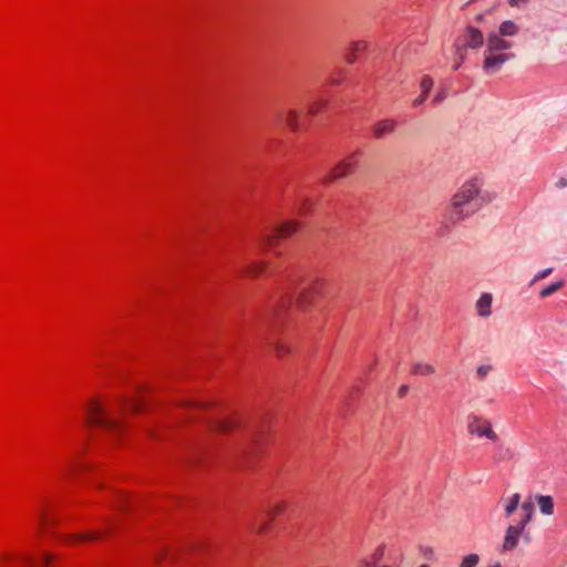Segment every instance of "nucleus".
I'll use <instances>...</instances> for the list:
<instances>
[{"label": "nucleus", "mask_w": 567, "mask_h": 567, "mask_svg": "<svg viewBox=\"0 0 567 567\" xmlns=\"http://www.w3.org/2000/svg\"><path fill=\"white\" fill-rule=\"evenodd\" d=\"M467 432L477 437H485L492 442L498 441L497 433L493 430L492 422L481 415L470 414L467 416Z\"/></svg>", "instance_id": "39448f33"}, {"label": "nucleus", "mask_w": 567, "mask_h": 567, "mask_svg": "<svg viewBox=\"0 0 567 567\" xmlns=\"http://www.w3.org/2000/svg\"><path fill=\"white\" fill-rule=\"evenodd\" d=\"M383 554H384V548L383 547L377 548L375 551L372 555L373 563H378L382 558Z\"/></svg>", "instance_id": "2f4dec72"}, {"label": "nucleus", "mask_w": 567, "mask_h": 567, "mask_svg": "<svg viewBox=\"0 0 567 567\" xmlns=\"http://www.w3.org/2000/svg\"><path fill=\"white\" fill-rule=\"evenodd\" d=\"M322 285L323 284L320 281L307 282L302 285V287H300L299 291L297 292V296L295 297L297 305L300 307H306L316 295L320 293Z\"/></svg>", "instance_id": "6e6552de"}, {"label": "nucleus", "mask_w": 567, "mask_h": 567, "mask_svg": "<svg viewBox=\"0 0 567 567\" xmlns=\"http://www.w3.org/2000/svg\"><path fill=\"white\" fill-rule=\"evenodd\" d=\"M480 557L476 554L465 556L460 567H475L478 564Z\"/></svg>", "instance_id": "a878e982"}, {"label": "nucleus", "mask_w": 567, "mask_h": 567, "mask_svg": "<svg viewBox=\"0 0 567 567\" xmlns=\"http://www.w3.org/2000/svg\"><path fill=\"white\" fill-rule=\"evenodd\" d=\"M326 101L324 100H317L313 102H310L308 105V112L311 115H316L320 113L324 107Z\"/></svg>", "instance_id": "393cba45"}, {"label": "nucleus", "mask_w": 567, "mask_h": 567, "mask_svg": "<svg viewBox=\"0 0 567 567\" xmlns=\"http://www.w3.org/2000/svg\"><path fill=\"white\" fill-rule=\"evenodd\" d=\"M433 84H434V82H433V79L431 76L424 75L422 78L421 83H420L421 94L416 99H414L412 101V105L414 107H417V106L422 105L425 102L430 91L433 87Z\"/></svg>", "instance_id": "4468645a"}, {"label": "nucleus", "mask_w": 567, "mask_h": 567, "mask_svg": "<svg viewBox=\"0 0 567 567\" xmlns=\"http://www.w3.org/2000/svg\"><path fill=\"white\" fill-rule=\"evenodd\" d=\"M89 422L93 425L101 426L110 434H115L122 431L123 424L113 415L105 411L104 405L97 400H92L87 406Z\"/></svg>", "instance_id": "7ed1b4c3"}, {"label": "nucleus", "mask_w": 567, "mask_h": 567, "mask_svg": "<svg viewBox=\"0 0 567 567\" xmlns=\"http://www.w3.org/2000/svg\"><path fill=\"white\" fill-rule=\"evenodd\" d=\"M127 399L126 398H121V405H120V411L123 412L125 410V405L127 404Z\"/></svg>", "instance_id": "a19ab883"}, {"label": "nucleus", "mask_w": 567, "mask_h": 567, "mask_svg": "<svg viewBox=\"0 0 567 567\" xmlns=\"http://www.w3.org/2000/svg\"><path fill=\"white\" fill-rule=\"evenodd\" d=\"M267 523L261 522L258 526H256V529L258 533H264L267 529Z\"/></svg>", "instance_id": "e433bc0d"}, {"label": "nucleus", "mask_w": 567, "mask_h": 567, "mask_svg": "<svg viewBox=\"0 0 567 567\" xmlns=\"http://www.w3.org/2000/svg\"><path fill=\"white\" fill-rule=\"evenodd\" d=\"M210 427L217 432H229L235 429L236 425L230 420H216L210 424Z\"/></svg>", "instance_id": "6ab92c4d"}, {"label": "nucleus", "mask_w": 567, "mask_h": 567, "mask_svg": "<svg viewBox=\"0 0 567 567\" xmlns=\"http://www.w3.org/2000/svg\"><path fill=\"white\" fill-rule=\"evenodd\" d=\"M491 567H502V565L499 563H497V564H495V565H493Z\"/></svg>", "instance_id": "a18cd8bd"}, {"label": "nucleus", "mask_w": 567, "mask_h": 567, "mask_svg": "<svg viewBox=\"0 0 567 567\" xmlns=\"http://www.w3.org/2000/svg\"><path fill=\"white\" fill-rule=\"evenodd\" d=\"M443 100H444V94L440 93V94L435 95V97L433 99V103H440Z\"/></svg>", "instance_id": "79ce46f5"}, {"label": "nucleus", "mask_w": 567, "mask_h": 567, "mask_svg": "<svg viewBox=\"0 0 567 567\" xmlns=\"http://www.w3.org/2000/svg\"><path fill=\"white\" fill-rule=\"evenodd\" d=\"M265 269V265L262 262L252 261L246 268V274L249 277H257Z\"/></svg>", "instance_id": "b1692460"}, {"label": "nucleus", "mask_w": 567, "mask_h": 567, "mask_svg": "<svg viewBox=\"0 0 567 567\" xmlns=\"http://www.w3.org/2000/svg\"><path fill=\"white\" fill-rule=\"evenodd\" d=\"M409 392V386L406 384H402L399 390H398V395L400 398H403L406 395V393Z\"/></svg>", "instance_id": "f704fd0d"}, {"label": "nucleus", "mask_w": 567, "mask_h": 567, "mask_svg": "<svg viewBox=\"0 0 567 567\" xmlns=\"http://www.w3.org/2000/svg\"><path fill=\"white\" fill-rule=\"evenodd\" d=\"M359 155L360 152H355L343 158L326 177H323L322 183L329 184L352 174L357 166Z\"/></svg>", "instance_id": "423d86ee"}, {"label": "nucleus", "mask_w": 567, "mask_h": 567, "mask_svg": "<svg viewBox=\"0 0 567 567\" xmlns=\"http://www.w3.org/2000/svg\"><path fill=\"white\" fill-rule=\"evenodd\" d=\"M497 193L484 187L478 178L466 181L452 196L446 209V218L451 223H458L473 215L483 206L494 202Z\"/></svg>", "instance_id": "f257e3e1"}, {"label": "nucleus", "mask_w": 567, "mask_h": 567, "mask_svg": "<svg viewBox=\"0 0 567 567\" xmlns=\"http://www.w3.org/2000/svg\"><path fill=\"white\" fill-rule=\"evenodd\" d=\"M520 507L525 512V517L520 520V523L518 525H520V526H523V528H525L526 525L532 519V516L534 513V504L530 501H528V502H524Z\"/></svg>", "instance_id": "4be33fe9"}, {"label": "nucleus", "mask_w": 567, "mask_h": 567, "mask_svg": "<svg viewBox=\"0 0 567 567\" xmlns=\"http://www.w3.org/2000/svg\"><path fill=\"white\" fill-rule=\"evenodd\" d=\"M21 559L29 566L51 567V561L53 559V556L49 553H44L41 563H37L35 558L32 555H24L21 557Z\"/></svg>", "instance_id": "f3484780"}, {"label": "nucleus", "mask_w": 567, "mask_h": 567, "mask_svg": "<svg viewBox=\"0 0 567 567\" xmlns=\"http://www.w3.org/2000/svg\"><path fill=\"white\" fill-rule=\"evenodd\" d=\"M278 120L284 122L291 131L300 128V112L296 109L280 110Z\"/></svg>", "instance_id": "9b49d317"}, {"label": "nucleus", "mask_w": 567, "mask_h": 567, "mask_svg": "<svg viewBox=\"0 0 567 567\" xmlns=\"http://www.w3.org/2000/svg\"><path fill=\"white\" fill-rule=\"evenodd\" d=\"M536 499L543 514L551 515L554 513V502L550 496L540 495Z\"/></svg>", "instance_id": "a211bd4d"}, {"label": "nucleus", "mask_w": 567, "mask_h": 567, "mask_svg": "<svg viewBox=\"0 0 567 567\" xmlns=\"http://www.w3.org/2000/svg\"><path fill=\"white\" fill-rule=\"evenodd\" d=\"M520 502V495L518 493H515L505 505V515L508 517L511 516L518 507Z\"/></svg>", "instance_id": "5701e85b"}, {"label": "nucleus", "mask_w": 567, "mask_h": 567, "mask_svg": "<svg viewBox=\"0 0 567 567\" xmlns=\"http://www.w3.org/2000/svg\"><path fill=\"white\" fill-rule=\"evenodd\" d=\"M101 533L95 532H85V533H73V534H65L61 536L63 540L70 544H75L80 542H90L101 538Z\"/></svg>", "instance_id": "ddd939ff"}, {"label": "nucleus", "mask_w": 567, "mask_h": 567, "mask_svg": "<svg viewBox=\"0 0 567 567\" xmlns=\"http://www.w3.org/2000/svg\"><path fill=\"white\" fill-rule=\"evenodd\" d=\"M398 123L393 118H384L378 121L373 127V136L378 140L384 138L391 134H393L396 130Z\"/></svg>", "instance_id": "9d476101"}, {"label": "nucleus", "mask_w": 567, "mask_h": 567, "mask_svg": "<svg viewBox=\"0 0 567 567\" xmlns=\"http://www.w3.org/2000/svg\"><path fill=\"white\" fill-rule=\"evenodd\" d=\"M117 501H118V508L124 509V505H122V503H124V501H125L124 495L118 494Z\"/></svg>", "instance_id": "58836bf2"}, {"label": "nucleus", "mask_w": 567, "mask_h": 567, "mask_svg": "<svg viewBox=\"0 0 567 567\" xmlns=\"http://www.w3.org/2000/svg\"><path fill=\"white\" fill-rule=\"evenodd\" d=\"M41 523H42L43 525H47V524H55V520L50 519V518H48L47 516L42 515V517H41Z\"/></svg>", "instance_id": "4c0bfd02"}, {"label": "nucleus", "mask_w": 567, "mask_h": 567, "mask_svg": "<svg viewBox=\"0 0 567 567\" xmlns=\"http://www.w3.org/2000/svg\"><path fill=\"white\" fill-rule=\"evenodd\" d=\"M424 555L431 559L432 556L434 555L433 548H426Z\"/></svg>", "instance_id": "37998d69"}, {"label": "nucleus", "mask_w": 567, "mask_h": 567, "mask_svg": "<svg viewBox=\"0 0 567 567\" xmlns=\"http://www.w3.org/2000/svg\"><path fill=\"white\" fill-rule=\"evenodd\" d=\"M275 350L279 355H281L285 352V347L282 344H276Z\"/></svg>", "instance_id": "ea45409f"}, {"label": "nucleus", "mask_w": 567, "mask_h": 567, "mask_svg": "<svg viewBox=\"0 0 567 567\" xmlns=\"http://www.w3.org/2000/svg\"><path fill=\"white\" fill-rule=\"evenodd\" d=\"M524 529L525 528H523V526H520V525H516V526L509 525L505 532L502 550L503 551H512L513 549H515L518 545L519 537H520L522 533L524 532Z\"/></svg>", "instance_id": "1a4fd4ad"}, {"label": "nucleus", "mask_w": 567, "mask_h": 567, "mask_svg": "<svg viewBox=\"0 0 567 567\" xmlns=\"http://www.w3.org/2000/svg\"><path fill=\"white\" fill-rule=\"evenodd\" d=\"M144 409V402L142 400H136V401H133L132 402V410L135 412V413H140L142 412Z\"/></svg>", "instance_id": "c756f323"}, {"label": "nucleus", "mask_w": 567, "mask_h": 567, "mask_svg": "<svg viewBox=\"0 0 567 567\" xmlns=\"http://www.w3.org/2000/svg\"><path fill=\"white\" fill-rule=\"evenodd\" d=\"M367 49V43L363 41H357L351 43L348 53L344 59L349 64H352L357 61L358 54L363 52Z\"/></svg>", "instance_id": "dca6fc26"}, {"label": "nucleus", "mask_w": 567, "mask_h": 567, "mask_svg": "<svg viewBox=\"0 0 567 567\" xmlns=\"http://www.w3.org/2000/svg\"><path fill=\"white\" fill-rule=\"evenodd\" d=\"M555 185H556L557 188H565V187H567V174L561 176V177H559Z\"/></svg>", "instance_id": "473e14b6"}, {"label": "nucleus", "mask_w": 567, "mask_h": 567, "mask_svg": "<svg viewBox=\"0 0 567 567\" xmlns=\"http://www.w3.org/2000/svg\"><path fill=\"white\" fill-rule=\"evenodd\" d=\"M377 567H390V566H386V565H382V566H377Z\"/></svg>", "instance_id": "49530a36"}, {"label": "nucleus", "mask_w": 567, "mask_h": 567, "mask_svg": "<svg viewBox=\"0 0 567 567\" xmlns=\"http://www.w3.org/2000/svg\"><path fill=\"white\" fill-rule=\"evenodd\" d=\"M492 302H493V297L491 293L485 292V293L481 295V297L478 298V300L475 303L477 315L483 318L489 317L492 315V310H491Z\"/></svg>", "instance_id": "f8f14e48"}, {"label": "nucleus", "mask_w": 567, "mask_h": 567, "mask_svg": "<svg viewBox=\"0 0 567 567\" xmlns=\"http://www.w3.org/2000/svg\"><path fill=\"white\" fill-rule=\"evenodd\" d=\"M291 302V299L288 298V299H284L278 306H276L274 308V311L277 312V311H280L281 309H284L288 303Z\"/></svg>", "instance_id": "72a5a7b5"}, {"label": "nucleus", "mask_w": 567, "mask_h": 567, "mask_svg": "<svg viewBox=\"0 0 567 567\" xmlns=\"http://www.w3.org/2000/svg\"><path fill=\"white\" fill-rule=\"evenodd\" d=\"M435 367L431 363L417 361L411 367V373L416 375L429 377L435 373Z\"/></svg>", "instance_id": "2eb2a0df"}, {"label": "nucleus", "mask_w": 567, "mask_h": 567, "mask_svg": "<svg viewBox=\"0 0 567 567\" xmlns=\"http://www.w3.org/2000/svg\"><path fill=\"white\" fill-rule=\"evenodd\" d=\"M484 44V35L481 30L475 27L468 25L455 40L456 54L460 62L454 66L457 70L465 59L466 49L477 50Z\"/></svg>", "instance_id": "20e7f679"}, {"label": "nucleus", "mask_w": 567, "mask_h": 567, "mask_svg": "<svg viewBox=\"0 0 567 567\" xmlns=\"http://www.w3.org/2000/svg\"><path fill=\"white\" fill-rule=\"evenodd\" d=\"M179 405L183 406V408L193 409V408H200L203 404L198 403V402H193V401L185 400V401H182L179 403Z\"/></svg>", "instance_id": "7c9ffc66"}, {"label": "nucleus", "mask_w": 567, "mask_h": 567, "mask_svg": "<svg viewBox=\"0 0 567 567\" xmlns=\"http://www.w3.org/2000/svg\"><path fill=\"white\" fill-rule=\"evenodd\" d=\"M285 508V504L282 502L270 503L265 509V515L267 518L272 520L278 514H280Z\"/></svg>", "instance_id": "aec40b11"}, {"label": "nucleus", "mask_w": 567, "mask_h": 567, "mask_svg": "<svg viewBox=\"0 0 567 567\" xmlns=\"http://www.w3.org/2000/svg\"><path fill=\"white\" fill-rule=\"evenodd\" d=\"M527 1L528 0H509V4L512 7H518V6L523 4V3H526Z\"/></svg>", "instance_id": "c9c22d12"}, {"label": "nucleus", "mask_w": 567, "mask_h": 567, "mask_svg": "<svg viewBox=\"0 0 567 567\" xmlns=\"http://www.w3.org/2000/svg\"><path fill=\"white\" fill-rule=\"evenodd\" d=\"M493 367L491 364H482L476 369V375L480 380H484L491 372Z\"/></svg>", "instance_id": "bb28decb"}, {"label": "nucleus", "mask_w": 567, "mask_h": 567, "mask_svg": "<svg viewBox=\"0 0 567 567\" xmlns=\"http://www.w3.org/2000/svg\"><path fill=\"white\" fill-rule=\"evenodd\" d=\"M420 567H429V566H427V565H425V564H423V565H421Z\"/></svg>", "instance_id": "de8ad7c7"}, {"label": "nucleus", "mask_w": 567, "mask_h": 567, "mask_svg": "<svg viewBox=\"0 0 567 567\" xmlns=\"http://www.w3.org/2000/svg\"><path fill=\"white\" fill-rule=\"evenodd\" d=\"M300 229V223L297 220H286L277 225L271 234H265L261 240L269 246L275 245L279 239H285Z\"/></svg>", "instance_id": "0eeeda50"}, {"label": "nucleus", "mask_w": 567, "mask_h": 567, "mask_svg": "<svg viewBox=\"0 0 567 567\" xmlns=\"http://www.w3.org/2000/svg\"><path fill=\"white\" fill-rule=\"evenodd\" d=\"M310 205V200L306 197H301L299 199L298 209L300 214H305L307 212L308 206Z\"/></svg>", "instance_id": "c85d7f7f"}, {"label": "nucleus", "mask_w": 567, "mask_h": 567, "mask_svg": "<svg viewBox=\"0 0 567 567\" xmlns=\"http://www.w3.org/2000/svg\"><path fill=\"white\" fill-rule=\"evenodd\" d=\"M564 285H565L564 280H558L556 282H553L539 291V297L547 298V297L554 295L555 292H557L558 290H560L564 287Z\"/></svg>", "instance_id": "412c9836"}, {"label": "nucleus", "mask_w": 567, "mask_h": 567, "mask_svg": "<svg viewBox=\"0 0 567 567\" xmlns=\"http://www.w3.org/2000/svg\"><path fill=\"white\" fill-rule=\"evenodd\" d=\"M551 272H553V268L543 269L542 271H539L535 275L534 279L532 280V284L547 278Z\"/></svg>", "instance_id": "cd10ccee"}, {"label": "nucleus", "mask_w": 567, "mask_h": 567, "mask_svg": "<svg viewBox=\"0 0 567 567\" xmlns=\"http://www.w3.org/2000/svg\"><path fill=\"white\" fill-rule=\"evenodd\" d=\"M518 32V24L512 20H505L499 24L498 31L487 34L482 66L486 74L498 72L506 62L515 59V54L509 52L513 43L505 40V38L515 37Z\"/></svg>", "instance_id": "f03ea898"}, {"label": "nucleus", "mask_w": 567, "mask_h": 567, "mask_svg": "<svg viewBox=\"0 0 567 567\" xmlns=\"http://www.w3.org/2000/svg\"><path fill=\"white\" fill-rule=\"evenodd\" d=\"M475 19H476V21L482 22L484 20V14L480 13V14L476 16Z\"/></svg>", "instance_id": "c03bdc74"}]
</instances>
